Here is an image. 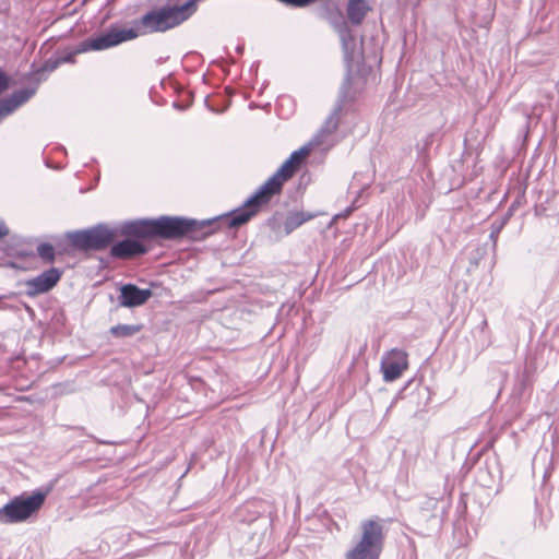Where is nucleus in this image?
<instances>
[{
    "instance_id": "1",
    "label": "nucleus",
    "mask_w": 559,
    "mask_h": 559,
    "mask_svg": "<svg viewBox=\"0 0 559 559\" xmlns=\"http://www.w3.org/2000/svg\"><path fill=\"white\" fill-rule=\"evenodd\" d=\"M225 214L212 218L198 221L181 216H160L158 218H142L143 223L132 230L142 236H150L151 240L167 239L175 240L180 238H190L192 240H203L214 234L222 226H229L225 219Z\"/></svg>"
},
{
    "instance_id": "2",
    "label": "nucleus",
    "mask_w": 559,
    "mask_h": 559,
    "mask_svg": "<svg viewBox=\"0 0 559 559\" xmlns=\"http://www.w3.org/2000/svg\"><path fill=\"white\" fill-rule=\"evenodd\" d=\"M298 169L288 159L241 206L226 213L225 219L230 227H240L253 217L263 204L282 191L285 181L290 179Z\"/></svg>"
},
{
    "instance_id": "3",
    "label": "nucleus",
    "mask_w": 559,
    "mask_h": 559,
    "mask_svg": "<svg viewBox=\"0 0 559 559\" xmlns=\"http://www.w3.org/2000/svg\"><path fill=\"white\" fill-rule=\"evenodd\" d=\"M50 490L51 486H48L36 489L32 493L23 492L13 497L0 508V522L3 524H14L27 521L44 506Z\"/></svg>"
},
{
    "instance_id": "4",
    "label": "nucleus",
    "mask_w": 559,
    "mask_h": 559,
    "mask_svg": "<svg viewBox=\"0 0 559 559\" xmlns=\"http://www.w3.org/2000/svg\"><path fill=\"white\" fill-rule=\"evenodd\" d=\"M142 218L134 221H126L121 223L117 230V237L123 236L124 238L119 241H114L110 245V257L118 260H131L138 257L146 254L150 250L145 243L146 240H151L150 236H142L135 233L133 227H139L142 224Z\"/></svg>"
},
{
    "instance_id": "5",
    "label": "nucleus",
    "mask_w": 559,
    "mask_h": 559,
    "mask_svg": "<svg viewBox=\"0 0 559 559\" xmlns=\"http://www.w3.org/2000/svg\"><path fill=\"white\" fill-rule=\"evenodd\" d=\"M359 542L346 552L345 559H380L384 547V526L382 521L365 520L360 524Z\"/></svg>"
},
{
    "instance_id": "6",
    "label": "nucleus",
    "mask_w": 559,
    "mask_h": 559,
    "mask_svg": "<svg viewBox=\"0 0 559 559\" xmlns=\"http://www.w3.org/2000/svg\"><path fill=\"white\" fill-rule=\"evenodd\" d=\"M117 238L116 227L99 223L86 229L67 233L71 247L81 251H102L110 247Z\"/></svg>"
},
{
    "instance_id": "7",
    "label": "nucleus",
    "mask_w": 559,
    "mask_h": 559,
    "mask_svg": "<svg viewBox=\"0 0 559 559\" xmlns=\"http://www.w3.org/2000/svg\"><path fill=\"white\" fill-rule=\"evenodd\" d=\"M134 35L131 32L115 31L111 29L109 25L104 32H102L97 36L88 37L82 40L75 48L67 50L58 57L61 64L74 63L75 56L79 53H84L87 51L106 50L116 47L122 43H126V39Z\"/></svg>"
},
{
    "instance_id": "8",
    "label": "nucleus",
    "mask_w": 559,
    "mask_h": 559,
    "mask_svg": "<svg viewBox=\"0 0 559 559\" xmlns=\"http://www.w3.org/2000/svg\"><path fill=\"white\" fill-rule=\"evenodd\" d=\"M63 271L58 267L45 270L39 275L25 281V294L35 297L50 292L61 280Z\"/></svg>"
},
{
    "instance_id": "9",
    "label": "nucleus",
    "mask_w": 559,
    "mask_h": 559,
    "mask_svg": "<svg viewBox=\"0 0 559 559\" xmlns=\"http://www.w3.org/2000/svg\"><path fill=\"white\" fill-rule=\"evenodd\" d=\"M335 28L338 32L341 43H342V50H343V57L344 62L346 67V74L344 76V80L349 78V87L352 86V71H353V63L355 61L356 52H357V43L356 37L353 34V32L349 29L345 21H342L337 24H335Z\"/></svg>"
},
{
    "instance_id": "10",
    "label": "nucleus",
    "mask_w": 559,
    "mask_h": 559,
    "mask_svg": "<svg viewBox=\"0 0 559 559\" xmlns=\"http://www.w3.org/2000/svg\"><path fill=\"white\" fill-rule=\"evenodd\" d=\"M407 366V354L405 350L397 348L392 349L381 361L383 379L386 382L399 379Z\"/></svg>"
},
{
    "instance_id": "11",
    "label": "nucleus",
    "mask_w": 559,
    "mask_h": 559,
    "mask_svg": "<svg viewBox=\"0 0 559 559\" xmlns=\"http://www.w3.org/2000/svg\"><path fill=\"white\" fill-rule=\"evenodd\" d=\"M153 296L150 288H140L135 284L127 283L120 286L118 306L124 308L141 307Z\"/></svg>"
},
{
    "instance_id": "12",
    "label": "nucleus",
    "mask_w": 559,
    "mask_h": 559,
    "mask_svg": "<svg viewBox=\"0 0 559 559\" xmlns=\"http://www.w3.org/2000/svg\"><path fill=\"white\" fill-rule=\"evenodd\" d=\"M270 512V506L267 502L261 499H252L245 502L237 510V518L242 523H254L258 521H262L264 525L270 523L269 519L265 516L266 513Z\"/></svg>"
},
{
    "instance_id": "13",
    "label": "nucleus",
    "mask_w": 559,
    "mask_h": 559,
    "mask_svg": "<svg viewBox=\"0 0 559 559\" xmlns=\"http://www.w3.org/2000/svg\"><path fill=\"white\" fill-rule=\"evenodd\" d=\"M348 91H349V78L343 80L342 86L340 88L338 99L335 104L333 110L325 119L324 123L322 124L319 135L320 136H326L332 134L336 131L338 123H340V115L343 110L344 103L348 98Z\"/></svg>"
},
{
    "instance_id": "14",
    "label": "nucleus",
    "mask_w": 559,
    "mask_h": 559,
    "mask_svg": "<svg viewBox=\"0 0 559 559\" xmlns=\"http://www.w3.org/2000/svg\"><path fill=\"white\" fill-rule=\"evenodd\" d=\"M35 96V88H20L0 100V123Z\"/></svg>"
},
{
    "instance_id": "15",
    "label": "nucleus",
    "mask_w": 559,
    "mask_h": 559,
    "mask_svg": "<svg viewBox=\"0 0 559 559\" xmlns=\"http://www.w3.org/2000/svg\"><path fill=\"white\" fill-rule=\"evenodd\" d=\"M61 66L59 57H50L47 59L40 67L35 68V64H32V71L24 75V80L28 81L31 85L25 88H35V94L38 91V87L41 82L47 80L46 72H52Z\"/></svg>"
},
{
    "instance_id": "16",
    "label": "nucleus",
    "mask_w": 559,
    "mask_h": 559,
    "mask_svg": "<svg viewBox=\"0 0 559 559\" xmlns=\"http://www.w3.org/2000/svg\"><path fill=\"white\" fill-rule=\"evenodd\" d=\"M242 539H246L245 544L238 547L236 550L235 559H258L260 545L263 540V534L255 532H245Z\"/></svg>"
},
{
    "instance_id": "17",
    "label": "nucleus",
    "mask_w": 559,
    "mask_h": 559,
    "mask_svg": "<svg viewBox=\"0 0 559 559\" xmlns=\"http://www.w3.org/2000/svg\"><path fill=\"white\" fill-rule=\"evenodd\" d=\"M440 500L433 497H426L419 507V514L425 521H435L438 525L442 522V515L444 514V506L442 507L441 514H438V507Z\"/></svg>"
},
{
    "instance_id": "18",
    "label": "nucleus",
    "mask_w": 559,
    "mask_h": 559,
    "mask_svg": "<svg viewBox=\"0 0 559 559\" xmlns=\"http://www.w3.org/2000/svg\"><path fill=\"white\" fill-rule=\"evenodd\" d=\"M370 10L371 8L366 0H348L346 8L347 19L353 25L358 26Z\"/></svg>"
},
{
    "instance_id": "19",
    "label": "nucleus",
    "mask_w": 559,
    "mask_h": 559,
    "mask_svg": "<svg viewBox=\"0 0 559 559\" xmlns=\"http://www.w3.org/2000/svg\"><path fill=\"white\" fill-rule=\"evenodd\" d=\"M313 218V215L304 211L289 212L284 221V230L289 235L306 222Z\"/></svg>"
},
{
    "instance_id": "20",
    "label": "nucleus",
    "mask_w": 559,
    "mask_h": 559,
    "mask_svg": "<svg viewBox=\"0 0 559 559\" xmlns=\"http://www.w3.org/2000/svg\"><path fill=\"white\" fill-rule=\"evenodd\" d=\"M142 330L143 324H117L109 329V333L116 338H128L140 333Z\"/></svg>"
},
{
    "instance_id": "21",
    "label": "nucleus",
    "mask_w": 559,
    "mask_h": 559,
    "mask_svg": "<svg viewBox=\"0 0 559 559\" xmlns=\"http://www.w3.org/2000/svg\"><path fill=\"white\" fill-rule=\"evenodd\" d=\"M37 254L46 263H53L56 260L55 247L48 242H41L37 246Z\"/></svg>"
},
{
    "instance_id": "22",
    "label": "nucleus",
    "mask_w": 559,
    "mask_h": 559,
    "mask_svg": "<svg viewBox=\"0 0 559 559\" xmlns=\"http://www.w3.org/2000/svg\"><path fill=\"white\" fill-rule=\"evenodd\" d=\"M486 253V247H477L474 250H468L467 252V259H468V267L467 272L471 273L472 270L476 269L479 264V261L483 259L484 254Z\"/></svg>"
},
{
    "instance_id": "23",
    "label": "nucleus",
    "mask_w": 559,
    "mask_h": 559,
    "mask_svg": "<svg viewBox=\"0 0 559 559\" xmlns=\"http://www.w3.org/2000/svg\"><path fill=\"white\" fill-rule=\"evenodd\" d=\"M5 252H7L8 257H20V258L29 257L33 254L32 252H28L26 249L22 248L19 243L8 245Z\"/></svg>"
},
{
    "instance_id": "24",
    "label": "nucleus",
    "mask_w": 559,
    "mask_h": 559,
    "mask_svg": "<svg viewBox=\"0 0 559 559\" xmlns=\"http://www.w3.org/2000/svg\"><path fill=\"white\" fill-rule=\"evenodd\" d=\"M11 85V76L2 68H0V95L8 91Z\"/></svg>"
},
{
    "instance_id": "25",
    "label": "nucleus",
    "mask_w": 559,
    "mask_h": 559,
    "mask_svg": "<svg viewBox=\"0 0 559 559\" xmlns=\"http://www.w3.org/2000/svg\"><path fill=\"white\" fill-rule=\"evenodd\" d=\"M335 5L331 1H325L320 8H319V15L323 16L324 14L330 15L335 12Z\"/></svg>"
},
{
    "instance_id": "26",
    "label": "nucleus",
    "mask_w": 559,
    "mask_h": 559,
    "mask_svg": "<svg viewBox=\"0 0 559 559\" xmlns=\"http://www.w3.org/2000/svg\"><path fill=\"white\" fill-rule=\"evenodd\" d=\"M292 164H294L295 168H299L302 160L301 157L297 155V153L294 151L290 156L287 158Z\"/></svg>"
},
{
    "instance_id": "27",
    "label": "nucleus",
    "mask_w": 559,
    "mask_h": 559,
    "mask_svg": "<svg viewBox=\"0 0 559 559\" xmlns=\"http://www.w3.org/2000/svg\"><path fill=\"white\" fill-rule=\"evenodd\" d=\"M295 152L299 157H301V159H304L310 154V147L308 145H305Z\"/></svg>"
},
{
    "instance_id": "28",
    "label": "nucleus",
    "mask_w": 559,
    "mask_h": 559,
    "mask_svg": "<svg viewBox=\"0 0 559 559\" xmlns=\"http://www.w3.org/2000/svg\"><path fill=\"white\" fill-rule=\"evenodd\" d=\"M9 228L3 222V219L0 218V239L7 237L9 235Z\"/></svg>"
},
{
    "instance_id": "29",
    "label": "nucleus",
    "mask_w": 559,
    "mask_h": 559,
    "mask_svg": "<svg viewBox=\"0 0 559 559\" xmlns=\"http://www.w3.org/2000/svg\"><path fill=\"white\" fill-rule=\"evenodd\" d=\"M479 480L481 481L483 486L490 487V483L492 481V478L490 475H488V479L483 477V469L479 468Z\"/></svg>"
},
{
    "instance_id": "30",
    "label": "nucleus",
    "mask_w": 559,
    "mask_h": 559,
    "mask_svg": "<svg viewBox=\"0 0 559 559\" xmlns=\"http://www.w3.org/2000/svg\"><path fill=\"white\" fill-rule=\"evenodd\" d=\"M420 384L419 380L412 379L407 382V384L402 389L401 393L404 392L407 389H411L413 386L417 388Z\"/></svg>"
},
{
    "instance_id": "31",
    "label": "nucleus",
    "mask_w": 559,
    "mask_h": 559,
    "mask_svg": "<svg viewBox=\"0 0 559 559\" xmlns=\"http://www.w3.org/2000/svg\"><path fill=\"white\" fill-rule=\"evenodd\" d=\"M0 265L7 267H16V264L13 261L8 260L5 258L0 259Z\"/></svg>"
},
{
    "instance_id": "32",
    "label": "nucleus",
    "mask_w": 559,
    "mask_h": 559,
    "mask_svg": "<svg viewBox=\"0 0 559 559\" xmlns=\"http://www.w3.org/2000/svg\"><path fill=\"white\" fill-rule=\"evenodd\" d=\"M0 265L7 267H16V264L13 261L8 260L5 258L0 259Z\"/></svg>"
},
{
    "instance_id": "33",
    "label": "nucleus",
    "mask_w": 559,
    "mask_h": 559,
    "mask_svg": "<svg viewBox=\"0 0 559 559\" xmlns=\"http://www.w3.org/2000/svg\"><path fill=\"white\" fill-rule=\"evenodd\" d=\"M173 106L178 110H186L187 108H189L190 104L183 105L179 102H174Z\"/></svg>"
},
{
    "instance_id": "34",
    "label": "nucleus",
    "mask_w": 559,
    "mask_h": 559,
    "mask_svg": "<svg viewBox=\"0 0 559 559\" xmlns=\"http://www.w3.org/2000/svg\"><path fill=\"white\" fill-rule=\"evenodd\" d=\"M498 233H499V230H496V231L493 230V231H491V233H490V236H489V237H490V239H491V240H492V242H493V247L496 246V241H497V235H498Z\"/></svg>"
},
{
    "instance_id": "35",
    "label": "nucleus",
    "mask_w": 559,
    "mask_h": 559,
    "mask_svg": "<svg viewBox=\"0 0 559 559\" xmlns=\"http://www.w3.org/2000/svg\"><path fill=\"white\" fill-rule=\"evenodd\" d=\"M284 102L292 103V99L289 97H282L280 104L283 105Z\"/></svg>"
},
{
    "instance_id": "36",
    "label": "nucleus",
    "mask_w": 559,
    "mask_h": 559,
    "mask_svg": "<svg viewBox=\"0 0 559 559\" xmlns=\"http://www.w3.org/2000/svg\"><path fill=\"white\" fill-rule=\"evenodd\" d=\"M518 204H519V201H518V200H515V201L511 204L510 210H513V209L515 207V205H518Z\"/></svg>"
},
{
    "instance_id": "37",
    "label": "nucleus",
    "mask_w": 559,
    "mask_h": 559,
    "mask_svg": "<svg viewBox=\"0 0 559 559\" xmlns=\"http://www.w3.org/2000/svg\"><path fill=\"white\" fill-rule=\"evenodd\" d=\"M242 50H243V47H240V46L237 47L238 52H242Z\"/></svg>"
},
{
    "instance_id": "38",
    "label": "nucleus",
    "mask_w": 559,
    "mask_h": 559,
    "mask_svg": "<svg viewBox=\"0 0 559 559\" xmlns=\"http://www.w3.org/2000/svg\"><path fill=\"white\" fill-rule=\"evenodd\" d=\"M350 211H352V209H347V210H346V212H345V213H346V215H347Z\"/></svg>"
}]
</instances>
